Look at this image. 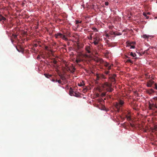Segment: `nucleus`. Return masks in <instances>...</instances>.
Here are the masks:
<instances>
[{"label":"nucleus","mask_w":157,"mask_h":157,"mask_svg":"<svg viewBox=\"0 0 157 157\" xmlns=\"http://www.w3.org/2000/svg\"><path fill=\"white\" fill-rule=\"evenodd\" d=\"M102 86L104 90H107V92H111L113 90L112 88V85L108 82H106L102 84Z\"/></svg>","instance_id":"obj_1"},{"label":"nucleus","mask_w":157,"mask_h":157,"mask_svg":"<svg viewBox=\"0 0 157 157\" xmlns=\"http://www.w3.org/2000/svg\"><path fill=\"white\" fill-rule=\"evenodd\" d=\"M93 41L92 43H93L95 45H97L100 44L101 39L100 38L99 34L98 33H96L93 36Z\"/></svg>","instance_id":"obj_2"},{"label":"nucleus","mask_w":157,"mask_h":157,"mask_svg":"<svg viewBox=\"0 0 157 157\" xmlns=\"http://www.w3.org/2000/svg\"><path fill=\"white\" fill-rule=\"evenodd\" d=\"M124 101L120 99H119L118 101V102H116L115 104V107L117 109V111L119 112L120 108L124 104Z\"/></svg>","instance_id":"obj_3"},{"label":"nucleus","mask_w":157,"mask_h":157,"mask_svg":"<svg viewBox=\"0 0 157 157\" xmlns=\"http://www.w3.org/2000/svg\"><path fill=\"white\" fill-rule=\"evenodd\" d=\"M55 37L56 38H58L59 37L62 38L63 40L65 41L68 40L67 38L64 35H63L60 33H58L55 35Z\"/></svg>","instance_id":"obj_4"},{"label":"nucleus","mask_w":157,"mask_h":157,"mask_svg":"<svg viewBox=\"0 0 157 157\" xmlns=\"http://www.w3.org/2000/svg\"><path fill=\"white\" fill-rule=\"evenodd\" d=\"M96 81L99 80L101 79H105L106 78L104 75L103 74L99 75L98 74H97L96 75Z\"/></svg>","instance_id":"obj_5"},{"label":"nucleus","mask_w":157,"mask_h":157,"mask_svg":"<svg viewBox=\"0 0 157 157\" xmlns=\"http://www.w3.org/2000/svg\"><path fill=\"white\" fill-rule=\"evenodd\" d=\"M154 83V82L152 80H150L147 82V86L148 87H151L152 84Z\"/></svg>","instance_id":"obj_6"},{"label":"nucleus","mask_w":157,"mask_h":157,"mask_svg":"<svg viewBox=\"0 0 157 157\" xmlns=\"http://www.w3.org/2000/svg\"><path fill=\"white\" fill-rule=\"evenodd\" d=\"M65 66L66 67H67V71H69L71 72L72 73H73L75 72V68L72 67V70H71L70 68L69 67H68V66L67 64H65Z\"/></svg>","instance_id":"obj_7"},{"label":"nucleus","mask_w":157,"mask_h":157,"mask_svg":"<svg viewBox=\"0 0 157 157\" xmlns=\"http://www.w3.org/2000/svg\"><path fill=\"white\" fill-rule=\"evenodd\" d=\"M85 49L87 53H91V48L90 46H86L85 47Z\"/></svg>","instance_id":"obj_8"},{"label":"nucleus","mask_w":157,"mask_h":157,"mask_svg":"<svg viewBox=\"0 0 157 157\" xmlns=\"http://www.w3.org/2000/svg\"><path fill=\"white\" fill-rule=\"evenodd\" d=\"M116 75H113L112 76H110L109 77V78L110 79V81L113 82H114L115 81V77L116 76Z\"/></svg>","instance_id":"obj_9"},{"label":"nucleus","mask_w":157,"mask_h":157,"mask_svg":"<svg viewBox=\"0 0 157 157\" xmlns=\"http://www.w3.org/2000/svg\"><path fill=\"white\" fill-rule=\"evenodd\" d=\"M155 105L154 104H151L150 103H149V109L150 110H154L153 109V107H155Z\"/></svg>","instance_id":"obj_10"},{"label":"nucleus","mask_w":157,"mask_h":157,"mask_svg":"<svg viewBox=\"0 0 157 157\" xmlns=\"http://www.w3.org/2000/svg\"><path fill=\"white\" fill-rule=\"evenodd\" d=\"M74 91L73 90V89H72V88L71 87L70 88L69 91V94L71 96H74Z\"/></svg>","instance_id":"obj_11"},{"label":"nucleus","mask_w":157,"mask_h":157,"mask_svg":"<svg viewBox=\"0 0 157 157\" xmlns=\"http://www.w3.org/2000/svg\"><path fill=\"white\" fill-rule=\"evenodd\" d=\"M93 34V33H90V36H88V39L90 40H92L93 39V36H92Z\"/></svg>","instance_id":"obj_12"},{"label":"nucleus","mask_w":157,"mask_h":157,"mask_svg":"<svg viewBox=\"0 0 157 157\" xmlns=\"http://www.w3.org/2000/svg\"><path fill=\"white\" fill-rule=\"evenodd\" d=\"M6 18L2 15H0V21H5Z\"/></svg>","instance_id":"obj_13"},{"label":"nucleus","mask_w":157,"mask_h":157,"mask_svg":"<svg viewBox=\"0 0 157 157\" xmlns=\"http://www.w3.org/2000/svg\"><path fill=\"white\" fill-rule=\"evenodd\" d=\"M97 61L98 62H100V63H101L103 62V60L101 59L97 58Z\"/></svg>","instance_id":"obj_14"},{"label":"nucleus","mask_w":157,"mask_h":157,"mask_svg":"<svg viewBox=\"0 0 157 157\" xmlns=\"http://www.w3.org/2000/svg\"><path fill=\"white\" fill-rule=\"evenodd\" d=\"M148 93L149 94H152L154 93L155 91L154 90L152 89H150L148 90Z\"/></svg>","instance_id":"obj_15"},{"label":"nucleus","mask_w":157,"mask_h":157,"mask_svg":"<svg viewBox=\"0 0 157 157\" xmlns=\"http://www.w3.org/2000/svg\"><path fill=\"white\" fill-rule=\"evenodd\" d=\"M45 77L48 78H49L50 77H51L52 76V75H49V74H44Z\"/></svg>","instance_id":"obj_16"},{"label":"nucleus","mask_w":157,"mask_h":157,"mask_svg":"<svg viewBox=\"0 0 157 157\" xmlns=\"http://www.w3.org/2000/svg\"><path fill=\"white\" fill-rule=\"evenodd\" d=\"M113 66V64H111L109 66V65L107 67V69L108 71L109 70L111 69V67Z\"/></svg>","instance_id":"obj_17"},{"label":"nucleus","mask_w":157,"mask_h":157,"mask_svg":"<svg viewBox=\"0 0 157 157\" xmlns=\"http://www.w3.org/2000/svg\"><path fill=\"white\" fill-rule=\"evenodd\" d=\"M81 61V59H76L75 60V62L77 63H78L80 62Z\"/></svg>","instance_id":"obj_18"},{"label":"nucleus","mask_w":157,"mask_h":157,"mask_svg":"<svg viewBox=\"0 0 157 157\" xmlns=\"http://www.w3.org/2000/svg\"><path fill=\"white\" fill-rule=\"evenodd\" d=\"M59 76L60 77V78L63 80H64L65 79V78L63 76L61 75H59Z\"/></svg>","instance_id":"obj_19"},{"label":"nucleus","mask_w":157,"mask_h":157,"mask_svg":"<svg viewBox=\"0 0 157 157\" xmlns=\"http://www.w3.org/2000/svg\"><path fill=\"white\" fill-rule=\"evenodd\" d=\"M149 37V35H147L146 34L142 36V37L144 38H148Z\"/></svg>","instance_id":"obj_20"},{"label":"nucleus","mask_w":157,"mask_h":157,"mask_svg":"<svg viewBox=\"0 0 157 157\" xmlns=\"http://www.w3.org/2000/svg\"><path fill=\"white\" fill-rule=\"evenodd\" d=\"M130 55L133 57H135L136 56V54L132 52H131L130 53Z\"/></svg>","instance_id":"obj_21"},{"label":"nucleus","mask_w":157,"mask_h":157,"mask_svg":"<svg viewBox=\"0 0 157 157\" xmlns=\"http://www.w3.org/2000/svg\"><path fill=\"white\" fill-rule=\"evenodd\" d=\"M17 35H15L13 34H12V36L15 39H16L17 38Z\"/></svg>","instance_id":"obj_22"},{"label":"nucleus","mask_w":157,"mask_h":157,"mask_svg":"<svg viewBox=\"0 0 157 157\" xmlns=\"http://www.w3.org/2000/svg\"><path fill=\"white\" fill-rule=\"evenodd\" d=\"M126 117L127 118V119L128 121H129L131 120V117L130 116H128V115H126Z\"/></svg>","instance_id":"obj_23"},{"label":"nucleus","mask_w":157,"mask_h":157,"mask_svg":"<svg viewBox=\"0 0 157 157\" xmlns=\"http://www.w3.org/2000/svg\"><path fill=\"white\" fill-rule=\"evenodd\" d=\"M109 65V63H108L105 62L104 63V66L106 67H107Z\"/></svg>","instance_id":"obj_24"},{"label":"nucleus","mask_w":157,"mask_h":157,"mask_svg":"<svg viewBox=\"0 0 157 157\" xmlns=\"http://www.w3.org/2000/svg\"><path fill=\"white\" fill-rule=\"evenodd\" d=\"M82 83H78V85L80 86H83L84 85V84L83 81H82Z\"/></svg>","instance_id":"obj_25"},{"label":"nucleus","mask_w":157,"mask_h":157,"mask_svg":"<svg viewBox=\"0 0 157 157\" xmlns=\"http://www.w3.org/2000/svg\"><path fill=\"white\" fill-rule=\"evenodd\" d=\"M128 63H130L132 64L133 63V61H132L130 59H128L127 60V61H126Z\"/></svg>","instance_id":"obj_26"},{"label":"nucleus","mask_w":157,"mask_h":157,"mask_svg":"<svg viewBox=\"0 0 157 157\" xmlns=\"http://www.w3.org/2000/svg\"><path fill=\"white\" fill-rule=\"evenodd\" d=\"M110 35H115V33L113 31H110L109 33Z\"/></svg>","instance_id":"obj_27"},{"label":"nucleus","mask_w":157,"mask_h":157,"mask_svg":"<svg viewBox=\"0 0 157 157\" xmlns=\"http://www.w3.org/2000/svg\"><path fill=\"white\" fill-rule=\"evenodd\" d=\"M127 46H130V49H131V48H135V46H133V45H128Z\"/></svg>","instance_id":"obj_28"},{"label":"nucleus","mask_w":157,"mask_h":157,"mask_svg":"<svg viewBox=\"0 0 157 157\" xmlns=\"http://www.w3.org/2000/svg\"><path fill=\"white\" fill-rule=\"evenodd\" d=\"M110 71H109L106 70L105 71L104 73L106 75H108Z\"/></svg>","instance_id":"obj_29"},{"label":"nucleus","mask_w":157,"mask_h":157,"mask_svg":"<svg viewBox=\"0 0 157 157\" xmlns=\"http://www.w3.org/2000/svg\"><path fill=\"white\" fill-rule=\"evenodd\" d=\"M82 22V21H79L78 20H76V24L77 25L79 23H81Z\"/></svg>","instance_id":"obj_30"},{"label":"nucleus","mask_w":157,"mask_h":157,"mask_svg":"<svg viewBox=\"0 0 157 157\" xmlns=\"http://www.w3.org/2000/svg\"><path fill=\"white\" fill-rule=\"evenodd\" d=\"M92 29L93 30H94V31H96V32H97V31H98V29H97L96 28H92Z\"/></svg>","instance_id":"obj_31"},{"label":"nucleus","mask_w":157,"mask_h":157,"mask_svg":"<svg viewBox=\"0 0 157 157\" xmlns=\"http://www.w3.org/2000/svg\"><path fill=\"white\" fill-rule=\"evenodd\" d=\"M155 89L156 90H157V84L156 83L155 84Z\"/></svg>","instance_id":"obj_32"},{"label":"nucleus","mask_w":157,"mask_h":157,"mask_svg":"<svg viewBox=\"0 0 157 157\" xmlns=\"http://www.w3.org/2000/svg\"><path fill=\"white\" fill-rule=\"evenodd\" d=\"M149 50H148V49L146 50H145L144 52V53H147V54H149L147 52V51Z\"/></svg>","instance_id":"obj_33"},{"label":"nucleus","mask_w":157,"mask_h":157,"mask_svg":"<svg viewBox=\"0 0 157 157\" xmlns=\"http://www.w3.org/2000/svg\"><path fill=\"white\" fill-rule=\"evenodd\" d=\"M143 15L145 17H146L147 16V13H143Z\"/></svg>","instance_id":"obj_34"},{"label":"nucleus","mask_w":157,"mask_h":157,"mask_svg":"<svg viewBox=\"0 0 157 157\" xmlns=\"http://www.w3.org/2000/svg\"><path fill=\"white\" fill-rule=\"evenodd\" d=\"M134 44V42H130V43H129L128 44V45H131V44Z\"/></svg>","instance_id":"obj_35"},{"label":"nucleus","mask_w":157,"mask_h":157,"mask_svg":"<svg viewBox=\"0 0 157 157\" xmlns=\"http://www.w3.org/2000/svg\"><path fill=\"white\" fill-rule=\"evenodd\" d=\"M109 4V2H105V5L106 6H108Z\"/></svg>","instance_id":"obj_36"},{"label":"nucleus","mask_w":157,"mask_h":157,"mask_svg":"<svg viewBox=\"0 0 157 157\" xmlns=\"http://www.w3.org/2000/svg\"><path fill=\"white\" fill-rule=\"evenodd\" d=\"M47 50L48 51L50 52L51 53L52 52V51L50 49H49L48 48V49H47Z\"/></svg>","instance_id":"obj_37"},{"label":"nucleus","mask_w":157,"mask_h":157,"mask_svg":"<svg viewBox=\"0 0 157 157\" xmlns=\"http://www.w3.org/2000/svg\"><path fill=\"white\" fill-rule=\"evenodd\" d=\"M106 92H105V93H102V94L103 96H105L106 95Z\"/></svg>","instance_id":"obj_38"},{"label":"nucleus","mask_w":157,"mask_h":157,"mask_svg":"<svg viewBox=\"0 0 157 157\" xmlns=\"http://www.w3.org/2000/svg\"><path fill=\"white\" fill-rule=\"evenodd\" d=\"M153 48V47H150L148 48V50H149L150 49H152Z\"/></svg>","instance_id":"obj_39"},{"label":"nucleus","mask_w":157,"mask_h":157,"mask_svg":"<svg viewBox=\"0 0 157 157\" xmlns=\"http://www.w3.org/2000/svg\"><path fill=\"white\" fill-rule=\"evenodd\" d=\"M153 99H154L155 100H157V97H154L153 98Z\"/></svg>","instance_id":"obj_40"},{"label":"nucleus","mask_w":157,"mask_h":157,"mask_svg":"<svg viewBox=\"0 0 157 157\" xmlns=\"http://www.w3.org/2000/svg\"><path fill=\"white\" fill-rule=\"evenodd\" d=\"M58 82L60 84L61 83V81L60 80H59L58 81Z\"/></svg>","instance_id":"obj_41"},{"label":"nucleus","mask_w":157,"mask_h":157,"mask_svg":"<svg viewBox=\"0 0 157 157\" xmlns=\"http://www.w3.org/2000/svg\"><path fill=\"white\" fill-rule=\"evenodd\" d=\"M117 35H121V34L120 33H118L116 34Z\"/></svg>","instance_id":"obj_42"},{"label":"nucleus","mask_w":157,"mask_h":157,"mask_svg":"<svg viewBox=\"0 0 157 157\" xmlns=\"http://www.w3.org/2000/svg\"><path fill=\"white\" fill-rule=\"evenodd\" d=\"M98 47H100V48H101V47H103V45H101V44H100L98 46Z\"/></svg>","instance_id":"obj_43"},{"label":"nucleus","mask_w":157,"mask_h":157,"mask_svg":"<svg viewBox=\"0 0 157 157\" xmlns=\"http://www.w3.org/2000/svg\"><path fill=\"white\" fill-rule=\"evenodd\" d=\"M45 49L46 50H47V49H48V46H46L45 47Z\"/></svg>","instance_id":"obj_44"},{"label":"nucleus","mask_w":157,"mask_h":157,"mask_svg":"<svg viewBox=\"0 0 157 157\" xmlns=\"http://www.w3.org/2000/svg\"><path fill=\"white\" fill-rule=\"evenodd\" d=\"M11 40L12 43H13V42H14V40H13L12 38L11 39Z\"/></svg>","instance_id":"obj_45"},{"label":"nucleus","mask_w":157,"mask_h":157,"mask_svg":"<svg viewBox=\"0 0 157 157\" xmlns=\"http://www.w3.org/2000/svg\"><path fill=\"white\" fill-rule=\"evenodd\" d=\"M52 81L53 82H55V80L54 79H52Z\"/></svg>","instance_id":"obj_46"},{"label":"nucleus","mask_w":157,"mask_h":157,"mask_svg":"<svg viewBox=\"0 0 157 157\" xmlns=\"http://www.w3.org/2000/svg\"><path fill=\"white\" fill-rule=\"evenodd\" d=\"M109 34H106V36L107 37H109Z\"/></svg>","instance_id":"obj_47"},{"label":"nucleus","mask_w":157,"mask_h":157,"mask_svg":"<svg viewBox=\"0 0 157 157\" xmlns=\"http://www.w3.org/2000/svg\"><path fill=\"white\" fill-rule=\"evenodd\" d=\"M130 125H131V126L132 127H134V125L131 124H130Z\"/></svg>","instance_id":"obj_48"},{"label":"nucleus","mask_w":157,"mask_h":157,"mask_svg":"<svg viewBox=\"0 0 157 157\" xmlns=\"http://www.w3.org/2000/svg\"><path fill=\"white\" fill-rule=\"evenodd\" d=\"M146 17V19H148V18H149V16H147Z\"/></svg>","instance_id":"obj_49"},{"label":"nucleus","mask_w":157,"mask_h":157,"mask_svg":"<svg viewBox=\"0 0 157 157\" xmlns=\"http://www.w3.org/2000/svg\"><path fill=\"white\" fill-rule=\"evenodd\" d=\"M37 58H40V56H38L37 57Z\"/></svg>","instance_id":"obj_50"},{"label":"nucleus","mask_w":157,"mask_h":157,"mask_svg":"<svg viewBox=\"0 0 157 157\" xmlns=\"http://www.w3.org/2000/svg\"><path fill=\"white\" fill-rule=\"evenodd\" d=\"M155 108L157 109V105H155Z\"/></svg>","instance_id":"obj_51"},{"label":"nucleus","mask_w":157,"mask_h":157,"mask_svg":"<svg viewBox=\"0 0 157 157\" xmlns=\"http://www.w3.org/2000/svg\"><path fill=\"white\" fill-rule=\"evenodd\" d=\"M147 14H150V13L149 12L146 13Z\"/></svg>","instance_id":"obj_52"},{"label":"nucleus","mask_w":157,"mask_h":157,"mask_svg":"<svg viewBox=\"0 0 157 157\" xmlns=\"http://www.w3.org/2000/svg\"><path fill=\"white\" fill-rule=\"evenodd\" d=\"M58 80L56 79V80H55V82H58Z\"/></svg>","instance_id":"obj_53"},{"label":"nucleus","mask_w":157,"mask_h":157,"mask_svg":"<svg viewBox=\"0 0 157 157\" xmlns=\"http://www.w3.org/2000/svg\"><path fill=\"white\" fill-rule=\"evenodd\" d=\"M125 57H126V58H128V57L127 56H125Z\"/></svg>","instance_id":"obj_54"},{"label":"nucleus","mask_w":157,"mask_h":157,"mask_svg":"<svg viewBox=\"0 0 157 157\" xmlns=\"http://www.w3.org/2000/svg\"><path fill=\"white\" fill-rule=\"evenodd\" d=\"M77 27H78V25H77Z\"/></svg>","instance_id":"obj_55"},{"label":"nucleus","mask_w":157,"mask_h":157,"mask_svg":"<svg viewBox=\"0 0 157 157\" xmlns=\"http://www.w3.org/2000/svg\"><path fill=\"white\" fill-rule=\"evenodd\" d=\"M56 62H55V64H56Z\"/></svg>","instance_id":"obj_56"}]
</instances>
